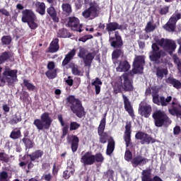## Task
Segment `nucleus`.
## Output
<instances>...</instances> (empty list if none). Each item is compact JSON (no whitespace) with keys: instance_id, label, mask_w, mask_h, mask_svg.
<instances>
[{"instance_id":"1","label":"nucleus","mask_w":181,"mask_h":181,"mask_svg":"<svg viewBox=\"0 0 181 181\" xmlns=\"http://www.w3.org/2000/svg\"><path fill=\"white\" fill-rule=\"evenodd\" d=\"M16 81H18V69L6 67L2 72V67L0 66V87H5L6 83L8 87H13Z\"/></svg>"},{"instance_id":"2","label":"nucleus","mask_w":181,"mask_h":181,"mask_svg":"<svg viewBox=\"0 0 181 181\" xmlns=\"http://www.w3.org/2000/svg\"><path fill=\"white\" fill-rule=\"evenodd\" d=\"M120 83H115L113 86L115 94H118L124 91L125 93H131L134 90V81L129 79V74L124 73L119 77Z\"/></svg>"},{"instance_id":"3","label":"nucleus","mask_w":181,"mask_h":181,"mask_svg":"<svg viewBox=\"0 0 181 181\" xmlns=\"http://www.w3.org/2000/svg\"><path fill=\"white\" fill-rule=\"evenodd\" d=\"M66 101L71 105L70 108L73 114H75L78 118H83L86 115V111H84V107L81 103V101L76 98L74 95H69L66 98Z\"/></svg>"},{"instance_id":"4","label":"nucleus","mask_w":181,"mask_h":181,"mask_svg":"<svg viewBox=\"0 0 181 181\" xmlns=\"http://www.w3.org/2000/svg\"><path fill=\"white\" fill-rule=\"evenodd\" d=\"M21 21L23 23H28L32 30H35L39 27V25L36 23L37 17L32 9L26 8L22 11Z\"/></svg>"},{"instance_id":"5","label":"nucleus","mask_w":181,"mask_h":181,"mask_svg":"<svg viewBox=\"0 0 181 181\" xmlns=\"http://www.w3.org/2000/svg\"><path fill=\"white\" fill-rule=\"evenodd\" d=\"M153 119L154 121L155 127L160 128L162 127H169L172 124V120L169 118V116L165 113V112L159 110H156L152 115Z\"/></svg>"},{"instance_id":"6","label":"nucleus","mask_w":181,"mask_h":181,"mask_svg":"<svg viewBox=\"0 0 181 181\" xmlns=\"http://www.w3.org/2000/svg\"><path fill=\"white\" fill-rule=\"evenodd\" d=\"M40 119H35L33 122V125L36 127L38 131H42V129H49L53 122V119L50 117L49 112H45L40 116Z\"/></svg>"},{"instance_id":"7","label":"nucleus","mask_w":181,"mask_h":181,"mask_svg":"<svg viewBox=\"0 0 181 181\" xmlns=\"http://www.w3.org/2000/svg\"><path fill=\"white\" fill-rule=\"evenodd\" d=\"M151 91L153 103L156 105L167 107V105H169V103L172 101V96H168L166 98L164 96H159V88L156 86L151 87Z\"/></svg>"},{"instance_id":"8","label":"nucleus","mask_w":181,"mask_h":181,"mask_svg":"<svg viewBox=\"0 0 181 181\" xmlns=\"http://www.w3.org/2000/svg\"><path fill=\"white\" fill-rule=\"evenodd\" d=\"M166 56V52L160 49L157 43H153L151 45V51L149 52V59L151 62L159 64L160 60L162 57Z\"/></svg>"},{"instance_id":"9","label":"nucleus","mask_w":181,"mask_h":181,"mask_svg":"<svg viewBox=\"0 0 181 181\" xmlns=\"http://www.w3.org/2000/svg\"><path fill=\"white\" fill-rule=\"evenodd\" d=\"M78 57L83 60L84 67L90 68L91 64H93V60L95 57V54L94 52H88L86 48L80 47Z\"/></svg>"},{"instance_id":"10","label":"nucleus","mask_w":181,"mask_h":181,"mask_svg":"<svg viewBox=\"0 0 181 181\" xmlns=\"http://www.w3.org/2000/svg\"><path fill=\"white\" fill-rule=\"evenodd\" d=\"M157 44L170 54L176 50V42L173 40L161 38L157 41Z\"/></svg>"},{"instance_id":"11","label":"nucleus","mask_w":181,"mask_h":181,"mask_svg":"<svg viewBox=\"0 0 181 181\" xmlns=\"http://www.w3.org/2000/svg\"><path fill=\"white\" fill-rule=\"evenodd\" d=\"M135 139L137 141H140V144L141 145H149V144H155L156 142V139H155L151 134L145 133L144 132H138L135 134Z\"/></svg>"},{"instance_id":"12","label":"nucleus","mask_w":181,"mask_h":181,"mask_svg":"<svg viewBox=\"0 0 181 181\" xmlns=\"http://www.w3.org/2000/svg\"><path fill=\"white\" fill-rule=\"evenodd\" d=\"M145 64V57L142 55L136 56L134 58L133 62L132 71L134 74H138V73H142L144 71V65Z\"/></svg>"},{"instance_id":"13","label":"nucleus","mask_w":181,"mask_h":181,"mask_svg":"<svg viewBox=\"0 0 181 181\" xmlns=\"http://www.w3.org/2000/svg\"><path fill=\"white\" fill-rule=\"evenodd\" d=\"M67 25L74 32H83V24H80V20L76 16L69 17Z\"/></svg>"},{"instance_id":"14","label":"nucleus","mask_w":181,"mask_h":181,"mask_svg":"<svg viewBox=\"0 0 181 181\" xmlns=\"http://www.w3.org/2000/svg\"><path fill=\"white\" fill-rule=\"evenodd\" d=\"M109 40L110 42V46L113 49H122L124 47V41L118 31H115V37H110Z\"/></svg>"},{"instance_id":"15","label":"nucleus","mask_w":181,"mask_h":181,"mask_svg":"<svg viewBox=\"0 0 181 181\" xmlns=\"http://www.w3.org/2000/svg\"><path fill=\"white\" fill-rule=\"evenodd\" d=\"M98 5L93 4V3L90 4V6L88 8L85 9L82 13V16L85 18V19H88V18H97L98 14Z\"/></svg>"},{"instance_id":"16","label":"nucleus","mask_w":181,"mask_h":181,"mask_svg":"<svg viewBox=\"0 0 181 181\" xmlns=\"http://www.w3.org/2000/svg\"><path fill=\"white\" fill-rule=\"evenodd\" d=\"M131 122H127L125 126L124 134L123 135V139L126 144L127 148H133L132 140L131 139V134H132V130H131Z\"/></svg>"},{"instance_id":"17","label":"nucleus","mask_w":181,"mask_h":181,"mask_svg":"<svg viewBox=\"0 0 181 181\" xmlns=\"http://www.w3.org/2000/svg\"><path fill=\"white\" fill-rule=\"evenodd\" d=\"M43 151L37 150L33 152L31 154L27 155V156H29L30 158V161L28 163V170H30V169L34 168L35 164H33V162L37 160V159H40V158H42V156H43Z\"/></svg>"},{"instance_id":"18","label":"nucleus","mask_w":181,"mask_h":181,"mask_svg":"<svg viewBox=\"0 0 181 181\" xmlns=\"http://www.w3.org/2000/svg\"><path fill=\"white\" fill-rule=\"evenodd\" d=\"M149 162V160L141 155H137L134 157L132 160L131 163L133 168H138V166H144Z\"/></svg>"},{"instance_id":"19","label":"nucleus","mask_w":181,"mask_h":181,"mask_svg":"<svg viewBox=\"0 0 181 181\" xmlns=\"http://www.w3.org/2000/svg\"><path fill=\"white\" fill-rule=\"evenodd\" d=\"M139 114L144 118H149L151 114H152V107L148 104H139Z\"/></svg>"},{"instance_id":"20","label":"nucleus","mask_w":181,"mask_h":181,"mask_svg":"<svg viewBox=\"0 0 181 181\" xmlns=\"http://www.w3.org/2000/svg\"><path fill=\"white\" fill-rule=\"evenodd\" d=\"M124 105V110L128 112L129 115L132 117V118H135V114L134 113V107H132V104L131 103V101L124 94H122V95Z\"/></svg>"},{"instance_id":"21","label":"nucleus","mask_w":181,"mask_h":181,"mask_svg":"<svg viewBox=\"0 0 181 181\" xmlns=\"http://www.w3.org/2000/svg\"><path fill=\"white\" fill-rule=\"evenodd\" d=\"M81 162L84 166L94 165V154L91 151H87L81 156Z\"/></svg>"},{"instance_id":"22","label":"nucleus","mask_w":181,"mask_h":181,"mask_svg":"<svg viewBox=\"0 0 181 181\" xmlns=\"http://www.w3.org/2000/svg\"><path fill=\"white\" fill-rule=\"evenodd\" d=\"M57 1H55L54 4H49L51 6L47 8V13L49 15V18L52 19L53 22L55 23H59V19L57 16V11L53 5H56Z\"/></svg>"},{"instance_id":"23","label":"nucleus","mask_w":181,"mask_h":181,"mask_svg":"<svg viewBox=\"0 0 181 181\" xmlns=\"http://www.w3.org/2000/svg\"><path fill=\"white\" fill-rule=\"evenodd\" d=\"M106 30L109 35L111 32H115V30H122V25H119L117 22H110L106 24Z\"/></svg>"},{"instance_id":"24","label":"nucleus","mask_w":181,"mask_h":181,"mask_svg":"<svg viewBox=\"0 0 181 181\" xmlns=\"http://www.w3.org/2000/svg\"><path fill=\"white\" fill-rule=\"evenodd\" d=\"M59 49H60V46L59 45V39L55 38L49 44L48 52L49 53H56V52L59 51Z\"/></svg>"},{"instance_id":"25","label":"nucleus","mask_w":181,"mask_h":181,"mask_svg":"<svg viewBox=\"0 0 181 181\" xmlns=\"http://www.w3.org/2000/svg\"><path fill=\"white\" fill-rule=\"evenodd\" d=\"M35 6L36 8V12L43 16V15H46V4L45 2L36 1L35 4Z\"/></svg>"},{"instance_id":"26","label":"nucleus","mask_w":181,"mask_h":181,"mask_svg":"<svg viewBox=\"0 0 181 181\" xmlns=\"http://www.w3.org/2000/svg\"><path fill=\"white\" fill-rule=\"evenodd\" d=\"M165 83H167V84H170L174 88H177V90L181 88V81L172 76H169L165 80Z\"/></svg>"},{"instance_id":"27","label":"nucleus","mask_w":181,"mask_h":181,"mask_svg":"<svg viewBox=\"0 0 181 181\" xmlns=\"http://www.w3.org/2000/svg\"><path fill=\"white\" fill-rule=\"evenodd\" d=\"M163 28L167 32H175L176 23L169 18L168 21L163 26Z\"/></svg>"},{"instance_id":"28","label":"nucleus","mask_w":181,"mask_h":181,"mask_svg":"<svg viewBox=\"0 0 181 181\" xmlns=\"http://www.w3.org/2000/svg\"><path fill=\"white\" fill-rule=\"evenodd\" d=\"M74 56H76V49H73L65 56V58L62 61V66H67V64L71 62Z\"/></svg>"},{"instance_id":"29","label":"nucleus","mask_w":181,"mask_h":181,"mask_svg":"<svg viewBox=\"0 0 181 181\" xmlns=\"http://www.w3.org/2000/svg\"><path fill=\"white\" fill-rule=\"evenodd\" d=\"M13 57V54H12L9 51H5L1 53L0 55V64H4L5 62H8V60H11Z\"/></svg>"},{"instance_id":"30","label":"nucleus","mask_w":181,"mask_h":181,"mask_svg":"<svg viewBox=\"0 0 181 181\" xmlns=\"http://www.w3.org/2000/svg\"><path fill=\"white\" fill-rule=\"evenodd\" d=\"M115 150V141H114V139H111L108 141L107 148H106V155L107 156H111L112 155V153Z\"/></svg>"},{"instance_id":"31","label":"nucleus","mask_w":181,"mask_h":181,"mask_svg":"<svg viewBox=\"0 0 181 181\" xmlns=\"http://www.w3.org/2000/svg\"><path fill=\"white\" fill-rule=\"evenodd\" d=\"M129 69H131L129 62H128L127 60H124L119 62L118 67H117V71H128Z\"/></svg>"},{"instance_id":"32","label":"nucleus","mask_w":181,"mask_h":181,"mask_svg":"<svg viewBox=\"0 0 181 181\" xmlns=\"http://www.w3.org/2000/svg\"><path fill=\"white\" fill-rule=\"evenodd\" d=\"M9 138L13 141L21 139V138H22V132L21 131V128L13 129L9 135Z\"/></svg>"},{"instance_id":"33","label":"nucleus","mask_w":181,"mask_h":181,"mask_svg":"<svg viewBox=\"0 0 181 181\" xmlns=\"http://www.w3.org/2000/svg\"><path fill=\"white\" fill-rule=\"evenodd\" d=\"M71 138L72 141L71 144V149L74 153V152H77V149H78V143L80 142V139H78V136L76 135H72Z\"/></svg>"},{"instance_id":"34","label":"nucleus","mask_w":181,"mask_h":181,"mask_svg":"<svg viewBox=\"0 0 181 181\" xmlns=\"http://www.w3.org/2000/svg\"><path fill=\"white\" fill-rule=\"evenodd\" d=\"M168 71L166 68L157 67L156 69V76L158 78L162 80L165 76H168Z\"/></svg>"},{"instance_id":"35","label":"nucleus","mask_w":181,"mask_h":181,"mask_svg":"<svg viewBox=\"0 0 181 181\" xmlns=\"http://www.w3.org/2000/svg\"><path fill=\"white\" fill-rule=\"evenodd\" d=\"M62 9L64 13H65V15H67L68 16L71 15V13L73 12L71 4L69 3H63L62 4Z\"/></svg>"},{"instance_id":"36","label":"nucleus","mask_w":181,"mask_h":181,"mask_svg":"<svg viewBox=\"0 0 181 181\" xmlns=\"http://www.w3.org/2000/svg\"><path fill=\"white\" fill-rule=\"evenodd\" d=\"M115 49L112 53V60H117V59L124 56V50L122 48H115Z\"/></svg>"},{"instance_id":"37","label":"nucleus","mask_w":181,"mask_h":181,"mask_svg":"<svg viewBox=\"0 0 181 181\" xmlns=\"http://www.w3.org/2000/svg\"><path fill=\"white\" fill-rule=\"evenodd\" d=\"M156 29V24L153 23V21L151 20L148 21L144 28L146 33H151V32H153Z\"/></svg>"},{"instance_id":"38","label":"nucleus","mask_w":181,"mask_h":181,"mask_svg":"<svg viewBox=\"0 0 181 181\" xmlns=\"http://www.w3.org/2000/svg\"><path fill=\"white\" fill-rule=\"evenodd\" d=\"M75 170L71 167H67L66 169L63 172V177L64 179H70L71 176L74 175Z\"/></svg>"},{"instance_id":"39","label":"nucleus","mask_w":181,"mask_h":181,"mask_svg":"<svg viewBox=\"0 0 181 181\" xmlns=\"http://www.w3.org/2000/svg\"><path fill=\"white\" fill-rule=\"evenodd\" d=\"M99 135V141L100 144H107L108 141V134L107 132H98Z\"/></svg>"},{"instance_id":"40","label":"nucleus","mask_w":181,"mask_h":181,"mask_svg":"<svg viewBox=\"0 0 181 181\" xmlns=\"http://www.w3.org/2000/svg\"><path fill=\"white\" fill-rule=\"evenodd\" d=\"M23 84L28 91H35L36 90V86L33 83L29 82V80L24 79L23 81Z\"/></svg>"},{"instance_id":"41","label":"nucleus","mask_w":181,"mask_h":181,"mask_svg":"<svg viewBox=\"0 0 181 181\" xmlns=\"http://www.w3.org/2000/svg\"><path fill=\"white\" fill-rule=\"evenodd\" d=\"M21 141L28 149H32L35 146V142L30 139V137L28 139H22Z\"/></svg>"},{"instance_id":"42","label":"nucleus","mask_w":181,"mask_h":181,"mask_svg":"<svg viewBox=\"0 0 181 181\" xmlns=\"http://www.w3.org/2000/svg\"><path fill=\"white\" fill-rule=\"evenodd\" d=\"M1 45L3 46H9L12 43V37L11 35H4L1 39Z\"/></svg>"},{"instance_id":"43","label":"nucleus","mask_w":181,"mask_h":181,"mask_svg":"<svg viewBox=\"0 0 181 181\" xmlns=\"http://www.w3.org/2000/svg\"><path fill=\"white\" fill-rule=\"evenodd\" d=\"M45 76L49 80H53V78H56V77H57V69H55L54 70L47 71L45 73Z\"/></svg>"},{"instance_id":"44","label":"nucleus","mask_w":181,"mask_h":181,"mask_svg":"<svg viewBox=\"0 0 181 181\" xmlns=\"http://www.w3.org/2000/svg\"><path fill=\"white\" fill-rule=\"evenodd\" d=\"M58 37H70V33L66 28L60 29L58 32Z\"/></svg>"},{"instance_id":"45","label":"nucleus","mask_w":181,"mask_h":181,"mask_svg":"<svg viewBox=\"0 0 181 181\" xmlns=\"http://www.w3.org/2000/svg\"><path fill=\"white\" fill-rule=\"evenodd\" d=\"M107 116V113L105 114V117L100 120V123L99 124V127L98 128V132H104L105 129V117Z\"/></svg>"},{"instance_id":"46","label":"nucleus","mask_w":181,"mask_h":181,"mask_svg":"<svg viewBox=\"0 0 181 181\" xmlns=\"http://www.w3.org/2000/svg\"><path fill=\"white\" fill-rule=\"evenodd\" d=\"M104 156H103V153H97L94 155V163H95V162L97 163H103V162H104Z\"/></svg>"},{"instance_id":"47","label":"nucleus","mask_w":181,"mask_h":181,"mask_svg":"<svg viewBox=\"0 0 181 181\" xmlns=\"http://www.w3.org/2000/svg\"><path fill=\"white\" fill-rule=\"evenodd\" d=\"M170 19L173 21H174L175 23H177V21H180L181 19V13L176 11L175 13H173Z\"/></svg>"},{"instance_id":"48","label":"nucleus","mask_w":181,"mask_h":181,"mask_svg":"<svg viewBox=\"0 0 181 181\" xmlns=\"http://www.w3.org/2000/svg\"><path fill=\"white\" fill-rule=\"evenodd\" d=\"M22 121V116L21 115L15 114L12 119L10 120V123L12 124H18Z\"/></svg>"},{"instance_id":"49","label":"nucleus","mask_w":181,"mask_h":181,"mask_svg":"<svg viewBox=\"0 0 181 181\" xmlns=\"http://www.w3.org/2000/svg\"><path fill=\"white\" fill-rule=\"evenodd\" d=\"M71 71L74 76H83V71H81V70L78 69V66H74L72 67Z\"/></svg>"},{"instance_id":"50","label":"nucleus","mask_w":181,"mask_h":181,"mask_svg":"<svg viewBox=\"0 0 181 181\" xmlns=\"http://www.w3.org/2000/svg\"><path fill=\"white\" fill-rule=\"evenodd\" d=\"M0 162L8 163L9 162V156L4 152H0Z\"/></svg>"},{"instance_id":"51","label":"nucleus","mask_w":181,"mask_h":181,"mask_svg":"<svg viewBox=\"0 0 181 181\" xmlns=\"http://www.w3.org/2000/svg\"><path fill=\"white\" fill-rule=\"evenodd\" d=\"M80 124L77 123V122H71L69 124V130L70 131H77L78 128H80Z\"/></svg>"},{"instance_id":"52","label":"nucleus","mask_w":181,"mask_h":181,"mask_svg":"<svg viewBox=\"0 0 181 181\" xmlns=\"http://www.w3.org/2000/svg\"><path fill=\"white\" fill-rule=\"evenodd\" d=\"M124 159L127 162H129V160H132V152L129 151V149H127L124 153Z\"/></svg>"},{"instance_id":"53","label":"nucleus","mask_w":181,"mask_h":181,"mask_svg":"<svg viewBox=\"0 0 181 181\" xmlns=\"http://www.w3.org/2000/svg\"><path fill=\"white\" fill-rule=\"evenodd\" d=\"M170 6H165L160 8L159 13L160 15H166L167 13H169V9Z\"/></svg>"},{"instance_id":"54","label":"nucleus","mask_w":181,"mask_h":181,"mask_svg":"<svg viewBox=\"0 0 181 181\" xmlns=\"http://www.w3.org/2000/svg\"><path fill=\"white\" fill-rule=\"evenodd\" d=\"M67 134H69V124H64V127L62 128V138H64Z\"/></svg>"},{"instance_id":"55","label":"nucleus","mask_w":181,"mask_h":181,"mask_svg":"<svg viewBox=\"0 0 181 181\" xmlns=\"http://www.w3.org/2000/svg\"><path fill=\"white\" fill-rule=\"evenodd\" d=\"M42 179L45 181H52V179H53V175L50 173L48 174H45L42 176Z\"/></svg>"},{"instance_id":"56","label":"nucleus","mask_w":181,"mask_h":181,"mask_svg":"<svg viewBox=\"0 0 181 181\" xmlns=\"http://www.w3.org/2000/svg\"><path fill=\"white\" fill-rule=\"evenodd\" d=\"M56 67V65L54 64V62L51 61L49 62L47 66V68L48 69V70H56V69H54Z\"/></svg>"},{"instance_id":"57","label":"nucleus","mask_w":181,"mask_h":181,"mask_svg":"<svg viewBox=\"0 0 181 181\" xmlns=\"http://www.w3.org/2000/svg\"><path fill=\"white\" fill-rule=\"evenodd\" d=\"M173 59L174 61V63L175 64H177V66H180L181 64V62H180V59H179V57H177V55L176 54H174L173 56Z\"/></svg>"},{"instance_id":"58","label":"nucleus","mask_w":181,"mask_h":181,"mask_svg":"<svg viewBox=\"0 0 181 181\" xmlns=\"http://www.w3.org/2000/svg\"><path fill=\"white\" fill-rule=\"evenodd\" d=\"M92 86H103V81L99 78H95V81L92 82Z\"/></svg>"},{"instance_id":"59","label":"nucleus","mask_w":181,"mask_h":181,"mask_svg":"<svg viewBox=\"0 0 181 181\" xmlns=\"http://www.w3.org/2000/svg\"><path fill=\"white\" fill-rule=\"evenodd\" d=\"M57 173H59V168L56 166V163H54L52 168V175H54V176H56Z\"/></svg>"},{"instance_id":"60","label":"nucleus","mask_w":181,"mask_h":181,"mask_svg":"<svg viewBox=\"0 0 181 181\" xmlns=\"http://www.w3.org/2000/svg\"><path fill=\"white\" fill-rule=\"evenodd\" d=\"M0 13L1 15H4V16H10L11 14L9 13V11L5 8H0Z\"/></svg>"},{"instance_id":"61","label":"nucleus","mask_w":181,"mask_h":181,"mask_svg":"<svg viewBox=\"0 0 181 181\" xmlns=\"http://www.w3.org/2000/svg\"><path fill=\"white\" fill-rule=\"evenodd\" d=\"M23 98L22 96L20 97V99L22 100L23 101H26V100L29 98V93H28V92L26 91L23 92Z\"/></svg>"},{"instance_id":"62","label":"nucleus","mask_w":181,"mask_h":181,"mask_svg":"<svg viewBox=\"0 0 181 181\" xmlns=\"http://www.w3.org/2000/svg\"><path fill=\"white\" fill-rule=\"evenodd\" d=\"M173 134L174 135H179L180 134V127L175 126L173 129Z\"/></svg>"},{"instance_id":"63","label":"nucleus","mask_w":181,"mask_h":181,"mask_svg":"<svg viewBox=\"0 0 181 181\" xmlns=\"http://www.w3.org/2000/svg\"><path fill=\"white\" fill-rule=\"evenodd\" d=\"M151 94H152V87H148L146 89V91H145V95L146 97H148V95H151Z\"/></svg>"},{"instance_id":"64","label":"nucleus","mask_w":181,"mask_h":181,"mask_svg":"<svg viewBox=\"0 0 181 181\" xmlns=\"http://www.w3.org/2000/svg\"><path fill=\"white\" fill-rule=\"evenodd\" d=\"M75 6H76V9L77 10L81 9V6H83V4H81V1L78 0V1L75 3Z\"/></svg>"}]
</instances>
